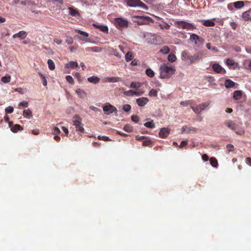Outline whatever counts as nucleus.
I'll return each mask as SVG.
<instances>
[{
	"mask_svg": "<svg viewBox=\"0 0 251 251\" xmlns=\"http://www.w3.org/2000/svg\"><path fill=\"white\" fill-rule=\"evenodd\" d=\"M234 6L237 9L242 8L245 4L243 1H237L233 3Z\"/></svg>",
	"mask_w": 251,
	"mask_h": 251,
	"instance_id": "obj_26",
	"label": "nucleus"
},
{
	"mask_svg": "<svg viewBox=\"0 0 251 251\" xmlns=\"http://www.w3.org/2000/svg\"><path fill=\"white\" fill-rule=\"evenodd\" d=\"M69 11V14L74 17H79L80 13L76 9L74 8L73 7H69L68 8Z\"/></svg>",
	"mask_w": 251,
	"mask_h": 251,
	"instance_id": "obj_18",
	"label": "nucleus"
},
{
	"mask_svg": "<svg viewBox=\"0 0 251 251\" xmlns=\"http://www.w3.org/2000/svg\"><path fill=\"white\" fill-rule=\"evenodd\" d=\"M191 108L193 109L194 112L196 114H199L202 111L201 108L199 107V105H197L196 106H191Z\"/></svg>",
	"mask_w": 251,
	"mask_h": 251,
	"instance_id": "obj_39",
	"label": "nucleus"
},
{
	"mask_svg": "<svg viewBox=\"0 0 251 251\" xmlns=\"http://www.w3.org/2000/svg\"><path fill=\"white\" fill-rule=\"evenodd\" d=\"M203 25L206 26H213L215 25V23L211 20H207L203 22Z\"/></svg>",
	"mask_w": 251,
	"mask_h": 251,
	"instance_id": "obj_27",
	"label": "nucleus"
},
{
	"mask_svg": "<svg viewBox=\"0 0 251 251\" xmlns=\"http://www.w3.org/2000/svg\"><path fill=\"white\" fill-rule=\"evenodd\" d=\"M28 106V102L24 100L21 101L19 104V107H27Z\"/></svg>",
	"mask_w": 251,
	"mask_h": 251,
	"instance_id": "obj_48",
	"label": "nucleus"
},
{
	"mask_svg": "<svg viewBox=\"0 0 251 251\" xmlns=\"http://www.w3.org/2000/svg\"><path fill=\"white\" fill-rule=\"evenodd\" d=\"M146 74L150 77H153L154 76V72L150 68H148L146 70Z\"/></svg>",
	"mask_w": 251,
	"mask_h": 251,
	"instance_id": "obj_33",
	"label": "nucleus"
},
{
	"mask_svg": "<svg viewBox=\"0 0 251 251\" xmlns=\"http://www.w3.org/2000/svg\"><path fill=\"white\" fill-rule=\"evenodd\" d=\"M100 78L97 76H92L88 78V81L92 83L97 84L100 81Z\"/></svg>",
	"mask_w": 251,
	"mask_h": 251,
	"instance_id": "obj_19",
	"label": "nucleus"
},
{
	"mask_svg": "<svg viewBox=\"0 0 251 251\" xmlns=\"http://www.w3.org/2000/svg\"><path fill=\"white\" fill-rule=\"evenodd\" d=\"M226 148L229 152L232 151L233 150L234 146L231 144H228L226 146Z\"/></svg>",
	"mask_w": 251,
	"mask_h": 251,
	"instance_id": "obj_58",
	"label": "nucleus"
},
{
	"mask_svg": "<svg viewBox=\"0 0 251 251\" xmlns=\"http://www.w3.org/2000/svg\"><path fill=\"white\" fill-rule=\"evenodd\" d=\"M124 94L126 96L131 97L134 96V91L132 90H129L128 91H125Z\"/></svg>",
	"mask_w": 251,
	"mask_h": 251,
	"instance_id": "obj_44",
	"label": "nucleus"
},
{
	"mask_svg": "<svg viewBox=\"0 0 251 251\" xmlns=\"http://www.w3.org/2000/svg\"><path fill=\"white\" fill-rule=\"evenodd\" d=\"M190 40L192 42H194L195 44L197 45L202 44L204 42V39L202 38H200L196 34H191L190 35Z\"/></svg>",
	"mask_w": 251,
	"mask_h": 251,
	"instance_id": "obj_8",
	"label": "nucleus"
},
{
	"mask_svg": "<svg viewBox=\"0 0 251 251\" xmlns=\"http://www.w3.org/2000/svg\"><path fill=\"white\" fill-rule=\"evenodd\" d=\"M144 126L148 128H153L155 127L153 121L152 120L150 122H147L144 124Z\"/></svg>",
	"mask_w": 251,
	"mask_h": 251,
	"instance_id": "obj_35",
	"label": "nucleus"
},
{
	"mask_svg": "<svg viewBox=\"0 0 251 251\" xmlns=\"http://www.w3.org/2000/svg\"><path fill=\"white\" fill-rule=\"evenodd\" d=\"M141 86V84L139 82H132L131 83L130 87L132 88H134L136 90H138Z\"/></svg>",
	"mask_w": 251,
	"mask_h": 251,
	"instance_id": "obj_29",
	"label": "nucleus"
},
{
	"mask_svg": "<svg viewBox=\"0 0 251 251\" xmlns=\"http://www.w3.org/2000/svg\"><path fill=\"white\" fill-rule=\"evenodd\" d=\"M11 80V76L9 75H6L1 78V81L4 83H7Z\"/></svg>",
	"mask_w": 251,
	"mask_h": 251,
	"instance_id": "obj_30",
	"label": "nucleus"
},
{
	"mask_svg": "<svg viewBox=\"0 0 251 251\" xmlns=\"http://www.w3.org/2000/svg\"><path fill=\"white\" fill-rule=\"evenodd\" d=\"M75 31L83 36L82 37L78 36V38L79 39L85 41L87 40V37L88 36V34L87 32L81 31L79 29H75Z\"/></svg>",
	"mask_w": 251,
	"mask_h": 251,
	"instance_id": "obj_17",
	"label": "nucleus"
},
{
	"mask_svg": "<svg viewBox=\"0 0 251 251\" xmlns=\"http://www.w3.org/2000/svg\"><path fill=\"white\" fill-rule=\"evenodd\" d=\"M77 67H78L77 63L76 62H75V61L69 62L65 66V67H66L67 68H72V69H74V68Z\"/></svg>",
	"mask_w": 251,
	"mask_h": 251,
	"instance_id": "obj_25",
	"label": "nucleus"
},
{
	"mask_svg": "<svg viewBox=\"0 0 251 251\" xmlns=\"http://www.w3.org/2000/svg\"><path fill=\"white\" fill-rule=\"evenodd\" d=\"M150 40L149 42L155 45L161 44L163 43V39L161 37L156 34H151Z\"/></svg>",
	"mask_w": 251,
	"mask_h": 251,
	"instance_id": "obj_7",
	"label": "nucleus"
},
{
	"mask_svg": "<svg viewBox=\"0 0 251 251\" xmlns=\"http://www.w3.org/2000/svg\"><path fill=\"white\" fill-rule=\"evenodd\" d=\"M196 132L197 131V129L193 127H188L187 126H183L181 128V133H189L191 132Z\"/></svg>",
	"mask_w": 251,
	"mask_h": 251,
	"instance_id": "obj_14",
	"label": "nucleus"
},
{
	"mask_svg": "<svg viewBox=\"0 0 251 251\" xmlns=\"http://www.w3.org/2000/svg\"><path fill=\"white\" fill-rule=\"evenodd\" d=\"M23 115L24 117L29 118L32 117V112L29 109H25L23 111Z\"/></svg>",
	"mask_w": 251,
	"mask_h": 251,
	"instance_id": "obj_28",
	"label": "nucleus"
},
{
	"mask_svg": "<svg viewBox=\"0 0 251 251\" xmlns=\"http://www.w3.org/2000/svg\"><path fill=\"white\" fill-rule=\"evenodd\" d=\"M86 50L87 51H94V52H97V51H100V49L98 47L89 48L87 49Z\"/></svg>",
	"mask_w": 251,
	"mask_h": 251,
	"instance_id": "obj_47",
	"label": "nucleus"
},
{
	"mask_svg": "<svg viewBox=\"0 0 251 251\" xmlns=\"http://www.w3.org/2000/svg\"><path fill=\"white\" fill-rule=\"evenodd\" d=\"M124 129L125 131L128 132H131L133 130V127L132 126H131L129 125H126L124 127Z\"/></svg>",
	"mask_w": 251,
	"mask_h": 251,
	"instance_id": "obj_41",
	"label": "nucleus"
},
{
	"mask_svg": "<svg viewBox=\"0 0 251 251\" xmlns=\"http://www.w3.org/2000/svg\"><path fill=\"white\" fill-rule=\"evenodd\" d=\"M39 75L43 79V84L44 86H46L47 85V80L46 78V77L44 75H43L41 73H38Z\"/></svg>",
	"mask_w": 251,
	"mask_h": 251,
	"instance_id": "obj_43",
	"label": "nucleus"
},
{
	"mask_svg": "<svg viewBox=\"0 0 251 251\" xmlns=\"http://www.w3.org/2000/svg\"><path fill=\"white\" fill-rule=\"evenodd\" d=\"M246 163L250 166H251V158L247 157L245 159Z\"/></svg>",
	"mask_w": 251,
	"mask_h": 251,
	"instance_id": "obj_64",
	"label": "nucleus"
},
{
	"mask_svg": "<svg viewBox=\"0 0 251 251\" xmlns=\"http://www.w3.org/2000/svg\"><path fill=\"white\" fill-rule=\"evenodd\" d=\"M210 163L212 166L214 167H217L218 165V161L217 159L214 157H211L210 159Z\"/></svg>",
	"mask_w": 251,
	"mask_h": 251,
	"instance_id": "obj_32",
	"label": "nucleus"
},
{
	"mask_svg": "<svg viewBox=\"0 0 251 251\" xmlns=\"http://www.w3.org/2000/svg\"><path fill=\"white\" fill-rule=\"evenodd\" d=\"M169 51H170V49L167 46H163L162 47V48L160 50V52L163 54H167L169 52Z\"/></svg>",
	"mask_w": 251,
	"mask_h": 251,
	"instance_id": "obj_36",
	"label": "nucleus"
},
{
	"mask_svg": "<svg viewBox=\"0 0 251 251\" xmlns=\"http://www.w3.org/2000/svg\"><path fill=\"white\" fill-rule=\"evenodd\" d=\"M235 85V83L230 79H226L225 81V85L226 88H232L234 87Z\"/></svg>",
	"mask_w": 251,
	"mask_h": 251,
	"instance_id": "obj_22",
	"label": "nucleus"
},
{
	"mask_svg": "<svg viewBox=\"0 0 251 251\" xmlns=\"http://www.w3.org/2000/svg\"><path fill=\"white\" fill-rule=\"evenodd\" d=\"M230 25L231 27V28L234 30H235L236 29L237 26L236 23L235 22H231L230 24Z\"/></svg>",
	"mask_w": 251,
	"mask_h": 251,
	"instance_id": "obj_61",
	"label": "nucleus"
},
{
	"mask_svg": "<svg viewBox=\"0 0 251 251\" xmlns=\"http://www.w3.org/2000/svg\"><path fill=\"white\" fill-rule=\"evenodd\" d=\"M168 59L170 62H174L176 60V57L174 54L171 53L168 55Z\"/></svg>",
	"mask_w": 251,
	"mask_h": 251,
	"instance_id": "obj_37",
	"label": "nucleus"
},
{
	"mask_svg": "<svg viewBox=\"0 0 251 251\" xmlns=\"http://www.w3.org/2000/svg\"><path fill=\"white\" fill-rule=\"evenodd\" d=\"M202 56V53L201 52L196 53L194 55L191 56L190 64L195 63L196 61H199Z\"/></svg>",
	"mask_w": 251,
	"mask_h": 251,
	"instance_id": "obj_12",
	"label": "nucleus"
},
{
	"mask_svg": "<svg viewBox=\"0 0 251 251\" xmlns=\"http://www.w3.org/2000/svg\"><path fill=\"white\" fill-rule=\"evenodd\" d=\"M27 36V33L25 31H20L18 33L14 34L13 35V38H19L21 39H25Z\"/></svg>",
	"mask_w": 251,
	"mask_h": 251,
	"instance_id": "obj_15",
	"label": "nucleus"
},
{
	"mask_svg": "<svg viewBox=\"0 0 251 251\" xmlns=\"http://www.w3.org/2000/svg\"><path fill=\"white\" fill-rule=\"evenodd\" d=\"M242 17L245 21L251 20V8L242 13Z\"/></svg>",
	"mask_w": 251,
	"mask_h": 251,
	"instance_id": "obj_16",
	"label": "nucleus"
},
{
	"mask_svg": "<svg viewBox=\"0 0 251 251\" xmlns=\"http://www.w3.org/2000/svg\"><path fill=\"white\" fill-rule=\"evenodd\" d=\"M190 103H191V101L186 100V101H181L180 104L183 106H187L189 104H190Z\"/></svg>",
	"mask_w": 251,
	"mask_h": 251,
	"instance_id": "obj_57",
	"label": "nucleus"
},
{
	"mask_svg": "<svg viewBox=\"0 0 251 251\" xmlns=\"http://www.w3.org/2000/svg\"><path fill=\"white\" fill-rule=\"evenodd\" d=\"M67 81L70 84H73L74 83V79L71 75H67L66 76Z\"/></svg>",
	"mask_w": 251,
	"mask_h": 251,
	"instance_id": "obj_50",
	"label": "nucleus"
},
{
	"mask_svg": "<svg viewBox=\"0 0 251 251\" xmlns=\"http://www.w3.org/2000/svg\"><path fill=\"white\" fill-rule=\"evenodd\" d=\"M149 101L148 98L146 97H141L138 98L136 100V102L139 106L143 107L146 105Z\"/></svg>",
	"mask_w": 251,
	"mask_h": 251,
	"instance_id": "obj_10",
	"label": "nucleus"
},
{
	"mask_svg": "<svg viewBox=\"0 0 251 251\" xmlns=\"http://www.w3.org/2000/svg\"><path fill=\"white\" fill-rule=\"evenodd\" d=\"M125 1L126 2L127 4L129 6H139L144 10H147L148 9V6L140 0H125Z\"/></svg>",
	"mask_w": 251,
	"mask_h": 251,
	"instance_id": "obj_5",
	"label": "nucleus"
},
{
	"mask_svg": "<svg viewBox=\"0 0 251 251\" xmlns=\"http://www.w3.org/2000/svg\"><path fill=\"white\" fill-rule=\"evenodd\" d=\"M53 133L54 134H59L60 133V130L57 127H54L53 128Z\"/></svg>",
	"mask_w": 251,
	"mask_h": 251,
	"instance_id": "obj_60",
	"label": "nucleus"
},
{
	"mask_svg": "<svg viewBox=\"0 0 251 251\" xmlns=\"http://www.w3.org/2000/svg\"><path fill=\"white\" fill-rule=\"evenodd\" d=\"M103 110L106 114H110V105H106L103 107Z\"/></svg>",
	"mask_w": 251,
	"mask_h": 251,
	"instance_id": "obj_49",
	"label": "nucleus"
},
{
	"mask_svg": "<svg viewBox=\"0 0 251 251\" xmlns=\"http://www.w3.org/2000/svg\"><path fill=\"white\" fill-rule=\"evenodd\" d=\"M191 56L190 53L187 50L182 51L181 54V59L185 61H188L190 63L191 62Z\"/></svg>",
	"mask_w": 251,
	"mask_h": 251,
	"instance_id": "obj_11",
	"label": "nucleus"
},
{
	"mask_svg": "<svg viewBox=\"0 0 251 251\" xmlns=\"http://www.w3.org/2000/svg\"><path fill=\"white\" fill-rule=\"evenodd\" d=\"M225 125L228 128L233 130L237 134L243 135L245 133V130L242 126V123L236 124L231 120H227L225 122Z\"/></svg>",
	"mask_w": 251,
	"mask_h": 251,
	"instance_id": "obj_2",
	"label": "nucleus"
},
{
	"mask_svg": "<svg viewBox=\"0 0 251 251\" xmlns=\"http://www.w3.org/2000/svg\"><path fill=\"white\" fill-rule=\"evenodd\" d=\"M210 104L209 101L204 102L201 104H199V107H200L201 110H204L206 107Z\"/></svg>",
	"mask_w": 251,
	"mask_h": 251,
	"instance_id": "obj_42",
	"label": "nucleus"
},
{
	"mask_svg": "<svg viewBox=\"0 0 251 251\" xmlns=\"http://www.w3.org/2000/svg\"><path fill=\"white\" fill-rule=\"evenodd\" d=\"M202 159L204 161H207L209 159V157L206 154H203L202 155Z\"/></svg>",
	"mask_w": 251,
	"mask_h": 251,
	"instance_id": "obj_62",
	"label": "nucleus"
},
{
	"mask_svg": "<svg viewBox=\"0 0 251 251\" xmlns=\"http://www.w3.org/2000/svg\"><path fill=\"white\" fill-rule=\"evenodd\" d=\"M144 93L143 91H134V95L136 96H140L142 95Z\"/></svg>",
	"mask_w": 251,
	"mask_h": 251,
	"instance_id": "obj_63",
	"label": "nucleus"
},
{
	"mask_svg": "<svg viewBox=\"0 0 251 251\" xmlns=\"http://www.w3.org/2000/svg\"><path fill=\"white\" fill-rule=\"evenodd\" d=\"M48 64L49 68L50 70L52 71L55 69V64H54L53 61L51 59H49L48 60Z\"/></svg>",
	"mask_w": 251,
	"mask_h": 251,
	"instance_id": "obj_31",
	"label": "nucleus"
},
{
	"mask_svg": "<svg viewBox=\"0 0 251 251\" xmlns=\"http://www.w3.org/2000/svg\"><path fill=\"white\" fill-rule=\"evenodd\" d=\"M206 46L207 48L209 50H215V51L217 50L216 48L215 47L211 46L210 43H207L206 44Z\"/></svg>",
	"mask_w": 251,
	"mask_h": 251,
	"instance_id": "obj_54",
	"label": "nucleus"
},
{
	"mask_svg": "<svg viewBox=\"0 0 251 251\" xmlns=\"http://www.w3.org/2000/svg\"><path fill=\"white\" fill-rule=\"evenodd\" d=\"M114 25L120 30H122L124 28L128 27V22L126 19L122 18H116L112 22Z\"/></svg>",
	"mask_w": 251,
	"mask_h": 251,
	"instance_id": "obj_3",
	"label": "nucleus"
},
{
	"mask_svg": "<svg viewBox=\"0 0 251 251\" xmlns=\"http://www.w3.org/2000/svg\"><path fill=\"white\" fill-rule=\"evenodd\" d=\"M75 93L80 98H84L86 97V93L81 89H77L75 90Z\"/></svg>",
	"mask_w": 251,
	"mask_h": 251,
	"instance_id": "obj_20",
	"label": "nucleus"
},
{
	"mask_svg": "<svg viewBox=\"0 0 251 251\" xmlns=\"http://www.w3.org/2000/svg\"><path fill=\"white\" fill-rule=\"evenodd\" d=\"M242 95V93L241 91L236 90L234 92L233 94V98L236 100H240Z\"/></svg>",
	"mask_w": 251,
	"mask_h": 251,
	"instance_id": "obj_24",
	"label": "nucleus"
},
{
	"mask_svg": "<svg viewBox=\"0 0 251 251\" xmlns=\"http://www.w3.org/2000/svg\"><path fill=\"white\" fill-rule=\"evenodd\" d=\"M133 59V56L131 52H127L125 55V59L127 62L131 61Z\"/></svg>",
	"mask_w": 251,
	"mask_h": 251,
	"instance_id": "obj_34",
	"label": "nucleus"
},
{
	"mask_svg": "<svg viewBox=\"0 0 251 251\" xmlns=\"http://www.w3.org/2000/svg\"><path fill=\"white\" fill-rule=\"evenodd\" d=\"M213 70L217 73L225 74L226 70L219 64L214 63L212 66Z\"/></svg>",
	"mask_w": 251,
	"mask_h": 251,
	"instance_id": "obj_9",
	"label": "nucleus"
},
{
	"mask_svg": "<svg viewBox=\"0 0 251 251\" xmlns=\"http://www.w3.org/2000/svg\"><path fill=\"white\" fill-rule=\"evenodd\" d=\"M131 120L133 122L135 123H138L139 121V118L137 116L132 115L131 116Z\"/></svg>",
	"mask_w": 251,
	"mask_h": 251,
	"instance_id": "obj_55",
	"label": "nucleus"
},
{
	"mask_svg": "<svg viewBox=\"0 0 251 251\" xmlns=\"http://www.w3.org/2000/svg\"><path fill=\"white\" fill-rule=\"evenodd\" d=\"M74 125L75 126L76 130L80 132H83L84 131V128L82 126L81 118L77 115H75L74 117V120L73 121Z\"/></svg>",
	"mask_w": 251,
	"mask_h": 251,
	"instance_id": "obj_6",
	"label": "nucleus"
},
{
	"mask_svg": "<svg viewBox=\"0 0 251 251\" xmlns=\"http://www.w3.org/2000/svg\"><path fill=\"white\" fill-rule=\"evenodd\" d=\"M170 133V129L168 128H162L159 133V137L162 138H166Z\"/></svg>",
	"mask_w": 251,
	"mask_h": 251,
	"instance_id": "obj_13",
	"label": "nucleus"
},
{
	"mask_svg": "<svg viewBox=\"0 0 251 251\" xmlns=\"http://www.w3.org/2000/svg\"><path fill=\"white\" fill-rule=\"evenodd\" d=\"M174 24L178 28H183L189 30H193L195 29V27L192 24L183 21H176L175 22Z\"/></svg>",
	"mask_w": 251,
	"mask_h": 251,
	"instance_id": "obj_4",
	"label": "nucleus"
},
{
	"mask_svg": "<svg viewBox=\"0 0 251 251\" xmlns=\"http://www.w3.org/2000/svg\"><path fill=\"white\" fill-rule=\"evenodd\" d=\"M131 106L129 104H125L123 106V110L125 112H129L131 109Z\"/></svg>",
	"mask_w": 251,
	"mask_h": 251,
	"instance_id": "obj_46",
	"label": "nucleus"
},
{
	"mask_svg": "<svg viewBox=\"0 0 251 251\" xmlns=\"http://www.w3.org/2000/svg\"><path fill=\"white\" fill-rule=\"evenodd\" d=\"M94 26L96 27L98 29H100V31L103 32L108 33V28L107 26L102 25H97L96 24H94Z\"/></svg>",
	"mask_w": 251,
	"mask_h": 251,
	"instance_id": "obj_21",
	"label": "nucleus"
},
{
	"mask_svg": "<svg viewBox=\"0 0 251 251\" xmlns=\"http://www.w3.org/2000/svg\"><path fill=\"white\" fill-rule=\"evenodd\" d=\"M111 52L116 56H117L119 58H121V54L119 52H118V51L116 50L112 49V50H111Z\"/></svg>",
	"mask_w": 251,
	"mask_h": 251,
	"instance_id": "obj_51",
	"label": "nucleus"
},
{
	"mask_svg": "<svg viewBox=\"0 0 251 251\" xmlns=\"http://www.w3.org/2000/svg\"><path fill=\"white\" fill-rule=\"evenodd\" d=\"M175 67L168 63L161 65L159 68L160 78L168 79L175 73Z\"/></svg>",
	"mask_w": 251,
	"mask_h": 251,
	"instance_id": "obj_1",
	"label": "nucleus"
},
{
	"mask_svg": "<svg viewBox=\"0 0 251 251\" xmlns=\"http://www.w3.org/2000/svg\"><path fill=\"white\" fill-rule=\"evenodd\" d=\"M14 111V108L11 106H9L5 109V112L6 114L12 113Z\"/></svg>",
	"mask_w": 251,
	"mask_h": 251,
	"instance_id": "obj_45",
	"label": "nucleus"
},
{
	"mask_svg": "<svg viewBox=\"0 0 251 251\" xmlns=\"http://www.w3.org/2000/svg\"><path fill=\"white\" fill-rule=\"evenodd\" d=\"M151 144V140L147 138L146 137V138L144 139V140L143 141L142 145L144 146H149Z\"/></svg>",
	"mask_w": 251,
	"mask_h": 251,
	"instance_id": "obj_38",
	"label": "nucleus"
},
{
	"mask_svg": "<svg viewBox=\"0 0 251 251\" xmlns=\"http://www.w3.org/2000/svg\"><path fill=\"white\" fill-rule=\"evenodd\" d=\"M66 43H67L69 45H71L73 43V39L72 37H67L66 40Z\"/></svg>",
	"mask_w": 251,
	"mask_h": 251,
	"instance_id": "obj_59",
	"label": "nucleus"
},
{
	"mask_svg": "<svg viewBox=\"0 0 251 251\" xmlns=\"http://www.w3.org/2000/svg\"><path fill=\"white\" fill-rule=\"evenodd\" d=\"M111 82H116L122 80L120 77H111Z\"/></svg>",
	"mask_w": 251,
	"mask_h": 251,
	"instance_id": "obj_53",
	"label": "nucleus"
},
{
	"mask_svg": "<svg viewBox=\"0 0 251 251\" xmlns=\"http://www.w3.org/2000/svg\"><path fill=\"white\" fill-rule=\"evenodd\" d=\"M98 139L100 140H103V141H108L110 140V139L108 137L104 136H99Z\"/></svg>",
	"mask_w": 251,
	"mask_h": 251,
	"instance_id": "obj_56",
	"label": "nucleus"
},
{
	"mask_svg": "<svg viewBox=\"0 0 251 251\" xmlns=\"http://www.w3.org/2000/svg\"><path fill=\"white\" fill-rule=\"evenodd\" d=\"M226 63L228 66H233L234 65V61L232 59H227L226 61Z\"/></svg>",
	"mask_w": 251,
	"mask_h": 251,
	"instance_id": "obj_52",
	"label": "nucleus"
},
{
	"mask_svg": "<svg viewBox=\"0 0 251 251\" xmlns=\"http://www.w3.org/2000/svg\"><path fill=\"white\" fill-rule=\"evenodd\" d=\"M23 128L20 125L16 124L11 127V130L13 132H17L18 131L22 130Z\"/></svg>",
	"mask_w": 251,
	"mask_h": 251,
	"instance_id": "obj_23",
	"label": "nucleus"
},
{
	"mask_svg": "<svg viewBox=\"0 0 251 251\" xmlns=\"http://www.w3.org/2000/svg\"><path fill=\"white\" fill-rule=\"evenodd\" d=\"M158 92L156 90L152 89L149 93L150 97H156L157 96Z\"/></svg>",
	"mask_w": 251,
	"mask_h": 251,
	"instance_id": "obj_40",
	"label": "nucleus"
}]
</instances>
